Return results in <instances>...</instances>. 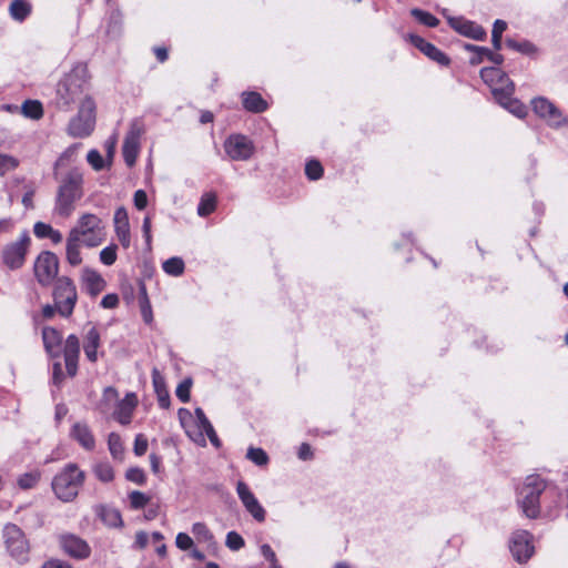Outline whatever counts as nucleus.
Segmentation results:
<instances>
[{
    "instance_id": "nucleus-1",
    "label": "nucleus",
    "mask_w": 568,
    "mask_h": 568,
    "mask_svg": "<svg viewBox=\"0 0 568 568\" xmlns=\"http://www.w3.org/2000/svg\"><path fill=\"white\" fill-rule=\"evenodd\" d=\"M108 231L104 221L93 213L81 214L65 240V260L71 266L82 263L81 247L94 248L106 240Z\"/></svg>"
},
{
    "instance_id": "nucleus-2",
    "label": "nucleus",
    "mask_w": 568,
    "mask_h": 568,
    "mask_svg": "<svg viewBox=\"0 0 568 568\" xmlns=\"http://www.w3.org/2000/svg\"><path fill=\"white\" fill-rule=\"evenodd\" d=\"M89 95L88 68L83 63L75 64L57 84L55 103L59 109L70 110L73 104Z\"/></svg>"
},
{
    "instance_id": "nucleus-3",
    "label": "nucleus",
    "mask_w": 568,
    "mask_h": 568,
    "mask_svg": "<svg viewBox=\"0 0 568 568\" xmlns=\"http://www.w3.org/2000/svg\"><path fill=\"white\" fill-rule=\"evenodd\" d=\"M83 176L78 170L70 171L62 181L55 200L54 211L62 217H69L74 209L75 202L82 197Z\"/></svg>"
},
{
    "instance_id": "nucleus-4",
    "label": "nucleus",
    "mask_w": 568,
    "mask_h": 568,
    "mask_svg": "<svg viewBox=\"0 0 568 568\" xmlns=\"http://www.w3.org/2000/svg\"><path fill=\"white\" fill-rule=\"evenodd\" d=\"M85 475L77 464L65 465L52 480V489L55 496L64 501L73 500L84 483Z\"/></svg>"
},
{
    "instance_id": "nucleus-5",
    "label": "nucleus",
    "mask_w": 568,
    "mask_h": 568,
    "mask_svg": "<svg viewBox=\"0 0 568 568\" xmlns=\"http://www.w3.org/2000/svg\"><path fill=\"white\" fill-rule=\"evenodd\" d=\"M546 489V483L538 475H529L517 491V504L524 515L536 518L540 513V495Z\"/></svg>"
},
{
    "instance_id": "nucleus-6",
    "label": "nucleus",
    "mask_w": 568,
    "mask_h": 568,
    "mask_svg": "<svg viewBox=\"0 0 568 568\" xmlns=\"http://www.w3.org/2000/svg\"><path fill=\"white\" fill-rule=\"evenodd\" d=\"M94 125L95 102L90 95H85L81 100L78 114L70 120L68 133L74 138H85L92 133Z\"/></svg>"
},
{
    "instance_id": "nucleus-7",
    "label": "nucleus",
    "mask_w": 568,
    "mask_h": 568,
    "mask_svg": "<svg viewBox=\"0 0 568 568\" xmlns=\"http://www.w3.org/2000/svg\"><path fill=\"white\" fill-rule=\"evenodd\" d=\"M480 78L489 85L498 103L506 104L505 99L513 95L515 90V85L509 77L500 69L490 67L480 70Z\"/></svg>"
},
{
    "instance_id": "nucleus-8",
    "label": "nucleus",
    "mask_w": 568,
    "mask_h": 568,
    "mask_svg": "<svg viewBox=\"0 0 568 568\" xmlns=\"http://www.w3.org/2000/svg\"><path fill=\"white\" fill-rule=\"evenodd\" d=\"M102 400L104 403H116L113 418L121 425H129L131 423L133 413L139 403L135 393H128L123 399H119L118 390L111 386L104 389Z\"/></svg>"
},
{
    "instance_id": "nucleus-9",
    "label": "nucleus",
    "mask_w": 568,
    "mask_h": 568,
    "mask_svg": "<svg viewBox=\"0 0 568 568\" xmlns=\"http://www.w3.org/2000/svg\"><path fill=\"white\" fill-rule=\"evenodd\" d=\"M54 306L61 316L69 317L78 301L74 283L67 276L58 277L53 290Z\"/></svg>"
},
{
    "instance_id": "nucleus-10",
    "label": "nucleus",
    "mask_w": 568,
    "mask_h": 568,
    "mask_svg": "<svg viewBox=\"0 0 568 568\" xmlns=\"http://www.w3.org/2000/svg\"><path fill=\"white\" fill-rule=\"evenodd\" d=\"M3 538L11 557L19 562H26L29 555V544L23 531L14 524H8L3 529Z\"/></svg>"
},
{
    "instance_id": "nucleus-11",
    "label": "nucleus",
    "mask_w": 568,
    "mask_h": 568,
    "mask_svg": "<svg viewBox=\"0 0 568 568\" xmlns=\"http://www.w3.org/2000/svg\"><path fill=\"white\" fill-rule=\"evenodd\" d=\"M30 243V235L24 231L17 241L7 244L2 250L3 264L11 270L20 268L24 264Z\"/></svg>"
},
{
    "instance_id": "nucleus-12",
    "label": "nucleus",
    "mask_w": 568,
    "mask_h": 568,
    "mask_svg": "<svg viewBox=\"0 0 568 568\" xmlns=\"http://www.w3.org/2000/svg\"><path fill=\"white\" fill-rule=\"evenodd\" d=\"M58 272V256L50 251L41 252L34 262V275L38 282L42 286H48L57 278Z\"/></svg>"
},
{
    "instance_id": "nucleus-13",
    "label": "nucleus",
    "mask_w": 568,
    "mask_h": 568,
    "mask_svg": "<svg viewBox=\"0 0 568 568\" xmlns=\"http://www.w3.org/2000/svg\"><path fill=\"white\" fill-rule=\"evenodd\" d=\"M144 133V124L140 119H134L130 123L129 131L124 138L122 154L124 162L128 166L135 164L136 158L140 152V140Z\"/></svg>"
},
{
    "instance_id": "nucleus-14",
    "label": "nucleus",
    "mask_w": 568,
    "mask_h": 568,
    "mask_svg": "<svg viewBox=\"0 0 568 568\" xmlns=\"http://www.w3.org/2000/svg\"><path fill=\"white\" fill-rule=\"evenodd\" d=\"M224 150L232 161H247L255 151L253 141L243 134H231L224 142Z\"/></svg>"
},
{
    "instance_id": "nucleus-15",
    "label": "nucleus",
    "mask_w": 568,
    "mask_h": 568,
    "mask_svg": "<svg viewBox=\"0 0 568 568\" xmlns=\"http://www.w3.org/2000/svg\"><path fill=\"white\" fill-rule=\"evenodd\" d=\"M534 112L546 120L552 128H560L567 124V119L562 115L560 110L551 103L548 99L538 97L531 101Z\"/></svg>"
},
{
    "instance_id": "nucleus-16",
    "label": "nucleus",
    "mask_w": 568,
    "mask_h": 568,
    "mask_svg": "<svg viewBox=\"0 0 568 568\" xmlns=\"http://www.w3.org/2000/svg\"><path fill=\"white\" fill-rule=\"evenodd\" d=\"M532 536L526 530H519L513 534L510 539V551L518 562L527 561L534 554L531 545Z\"/></svg>"
},
{
    "instance_id": "nucleus-17",
    "label": "nucleus",
    "mask_w": 568,
    "mask_h": 568,
    "mask_svg": "<svg viewBox=\"0 0 568 568\" xmlns=\"http://www.w3.org/2000/svg\"><path fill=\"white\" fill-rule=\"evenodd\" d=\"M80 354V342L78 336L71 334L67 337L63 356L65 362V368L69 376L73 377L78 371V359Z\"/></svg>"
},
{
    "instance_id": "nucleus-18",
    "label": "nucleus",
    "mask_w": 568,
    "mask_h": 568,
    "mask_svg": "<svg viewBox=\"0 0 568 568\" xmlns=\"http://www.w3.org/2000/svg\"><path fill=\"white\" fill-rule=\"evenodd\" d=\"M408 38L410 43L414 47H416L420 52H423L426 57H428L430 60L442 65H447L449 63V58L444 52H442L430 42H427L422 37L416 34H408Z\"/></svg>"
},
{
    "instance_id": "nucleus-19",
    "label": "nucleus",
    "mask_w": 568,
    "mask_h": 568,
    "mask_svg": "<svg viewBox=\"0 0 568 568\" xmlns=\"http://www.w3.org/2000/svg\"><path fill=\"white\" fill-rule=\"evenodd\" d=\"M114 232L121 245L128 248L131 244L130 223L126 210L121 206L113 216Z\"/></svg>"
},
{
    "instance_id": "nucleus-20",
    "label": "nucleus",
    "mask_w": 568,
    "mask_h": 568,
    "mask_svg": "<svg viewBox=\"0 0 568 568\" xmlns=\"http://www.w3.org/2000/svg\"><path fill=\"white\" fill-rule=\"evenodd\" d=\"M62 549L71 557L84 559L90 555L89 545L74 535H65L60 540Z\"/></svg>"
},
{
    "instance_id": "nucleus-21",
    "label": "nucleus",
    "mask_w": 568,
    "mask_h": 568,
    "mask_svg": "<svg viewBox=\"0 0 568 568\" xmlns=\"http://www.w3.org/2000/svg\"><path fill=\"white\" fill-rule=\"evenodd\" d=\"M70 437L85 450L91 452L95 447L94 435L89 425L85 423H74L70 429Z\"/></svg>"
},
{
    "instance_id": "nucleus-22",
    "label": "nucleus",
    "mask_w": 568,
    "mask_h": 568,
    "mask_svg": "<svg viewBox=\"0 0 568 568\" xmlns=\"http://www.w3.org/2000/svg\"><path fill=\"white\" fill-rule=\"evenodd\" d=\"M101 346V336L94 325H89L83 336V351L85 357L91 363H95L99 358L98 349Z\"/></svg>"
},
{
    "instance_id": "nucleus-23",
    "label": "nucleus",
    "mask_w": 568,
    "mask_h": 568,
    "mask_svg": "<svg viewBox=\"0 0 568 568\" xmlns=\"http://www.w3.org/2000/svg\"><path fill=\"white\" fill-rule=\"evenodd\" d=\"M81 278L85 290L92 296L100 294L106 284L102 275L98 271L90 267H84L82 270Z\"/></svg>"
},
{
    "instance_id": "nucleus-24",
    "label": "nucleus",
    "mask_w": 568,
    "mask_h": 568,
    "mask_svg": "<svg viewBox=\"0 0 568 568\" xmlns=\"http://www.w3.org/2000/svg\"><path fill=\"white\" fill-rule=\"evenodd\" d=\"M449 21L452 27L465 37L474 40H484L486 38L484 28L473 21L463 19H450Z\"/></svg>"
},
{
    "instance_id": "nucleus-25",
    "label": "nucleus",
    "mask_w": 568,
    "mask_h": 568,
    "mask_svg": "<svg viewBox=\"0 0 568 568\" xmlns=\"http://www.w3.org/2000/svg\"><path fill=\"white\" fill-rule=\"evenodd\" d=\"M42 339L45 351L51 357L60 356L62 335L53 327H44L42 329Z\"/></svg>"
},
{
    "instance_id": "nucleus-26",
    "label": "nucleus",
    "mask_w": 568,
    "mask_h": 568,
    "mask_svg": "<svg viewBox=\"0 0 568 568\" xmlns=\"http://www.w3.org/2000/svg\"><path fill=\"white\" fill-rule=\"evenodd\" d=\"M242 98L243 105L247 111L261 113L267 109L266 101L257 92H244Z\"/></svg>"
},
{
    "instance_id": "nucleus-27",
    "label": "nucleus",
    "mask_w": 568,
    "mask_h": 568,
    "mask_svg": "<svg viewBox=\"0 0 568 568\" xmlns=\"http://www.w3.org/2000/svg\"><path fill=\"white\" fill-rule=\"evenodd\" d=\"M9 12L12 19L22 22L31 13V4L26 0H13L9 6Z\"/></svg>"
},
{
    "instance_id": "nucleus-28",
    "label": "nucleus",
    "mask_w": 568,
    "mask_h": 568,
    "mask_svg": "<svg viewBox=\"0 0 568 568\" xmlns=\"http://www.w3.org/2000/svg\"><path fill=\"white\" fill-rule=\"evenodd\" d=\"M217 199L215 193L207 192L204 193L200 200L197 205V214L202 217H205L213 213L216 209Z\"/></svg>"
},
{
    "instance_id": "nucleus-29",
    "label": "nucleus",
    "mask_w": 568,
    "mask_h": 568,
    "mask_svg": "<svg viewBox=\"0 0 568 568\" xmlns=\"http://www.w3.org/2000/svg\"><path fill=\"white\" fill-rule=\"evenodd\" d=\"M163 271L172 276H180L184 272V262L181 257H171L163 265Z\"/></svg>"
},
{
    "instance_id": "nucleus-30",
    "label": "nucleus",
    "mask_w": 568,
    "mask_h": 568,
    "mask_svg": "<svg viewBox=\"0 0 568 568\" xmlns=\"http://www.w3.org/2000/svg\"><path fill=\"white\" fill-rule=\"evenodd\" d=\"M236 491L240 500L244 505L245 509L257 501L250 487L244 481H239L236 485Z\"/></svg>"
},
{
    "instance_id": "nucleus-31",
    "label": "nucleus",
    "mask_w": 568,
    "mask_h": 568,
    "mask_svg": "<svg viewBox=\"0 0 568 568\" xmlns=\"http://www.w3.org/2000/svg\"><path fill=\"white\" fill-rule=\"evenodd\" d=\"M22 113L30 119H40L43 114L42 105L39 101L28 100L22 104Z\"/></svg>"
},
{
    "instance_id": "nucleus-32",
    "label": "nucleus",
    "mask_w": 568,
    "mask_h": 568,
    "mask_svg": "<svg viewBox=\"0 0 568 568\" xmlns=\"http://www.w3.org/2000/svg\"><path fill=\"white\" fill-rule=\"evenodd\" d=\"M101 519L110 527H119L122 525L121 514L114 508H102Z\"/></svg>"
},
{
    "instance_id": "nucleus-33",
    "label": "nucleus",
    "mask_w": 568,
    "mask_h": 568,
    "mask_svg": "<svg viewBox=\"0 0 568 568\" xmlns=\"http://www.w3.org/2000/svg\"><path fill=\"white\" fill-rule=\"evenodd\" d=\"M108 446L111 455L114 458H121L124 452L121 436L116 433H111L108 438Z\"/></svg>"
},
{
    "instance_id": "nucleus-34",
    "label": "nucleus",
    "mask_w": 568,
    "mask_h": 568,
    "mask_svg": "<svg viewBox=\"0 0 568 568\" xmlns=\"http://www.w3.org/2000/svg\"><path fill=\"white\" fill-rule=\"evenodd\" d=\"M507 29V23L504 20H496L494 22L493 31H491V43L495 50L501 49V36L503 32Z\"/></svg>"
},
{
    "instance_id": "nucleus-35",
    "label": "nucleus",
    "mask_w": 568,
    "mask_h": 568,
    "mask_svg": "<svg viewBox=\"0 0 568 568\" xmlns=\"http://www.w3.org/2000/svg\"><path fill=\"white\" fill-rule=\"evenodd\" d=\"M465 49L468 50V51H471V52L485 53L486 59L490 60L493 63H495L497 65L501 64L503 61H504V58H503L501 54L494 53L488 48H485V47H478V45H474V44H466Z\"/></svg>"
},
{
    "instance_id": "nucleus-36",
    "label": "nucleus",
    "mask_w": 568,
    "mask_h": 568,
    "mask_svg": "<svg viewBox=\"0 0 568 568\" xmlns=\"http://www.w3.org/2000/svg\"><path fill=\"white\" fill-rule=\"evenodd\" d=\"M412 16L415 17L418 22L430 28H435L439 23V20L435 16L420 9H413Z\"/></svg>"
},
{
    "instance_id": "nucleus-37",
    "label": "nucleus",
    "mask_w": 568,
    "mask_h": 568,
    "mask_svg": "<svg viewBox=\"0 0 568 568\" xmlns=\"http://www.w3.org/2000/svg\"><path fill=\"white\" fill-rule=\"evenodd\" d=\"M95 476L103 483H109L114 478V470L108 463H100L94 467Z\"/></svg>"
},
{
    "instance_id": "nucleus-38",
    "label": "nucleus",
    "mask_w": 568,
    "mask_h": 568,
    "mask_svg": "<svg viewBox=\"0 0 568 568\" xmlns=\"http://www.w3.org/2000/svg\"><path fill=\"white\" fill-rule=\"evenodd\" d=\"M246 457L257 466H265L268 463V456L262 448L250 447Z\"/></svg>"
},
{
    "instance_id": "nucleus-39",
    "label": "nucleus",
    "mask_w": 568,
    "mask_h": 568,
    "mask_svg": "<svg viewBox=\"0 0 568 568\" xmlns=\"http://www.w3.org/2000/svg\"><path fill=\"white\" fill-rule=\"evenodd\" d=\"M118 246L115 244H110L109 246L104 247L100 252V262L106 266H111L115 263L118 254Z\"/></svg>"
},
{
    "instance_id": "nucleus-40",
    "label": "nucleus",
    "mask_w": 568,
    "mask_h": 568,
    "mask_svg": "<svg viewBox=\"0 0 568 568\" xmlns=\"http://www.w3.org/2000/svg\"><path fill=\"white\" fill-rule=\"evenodd\" d=\"M506 104H501L504 108L509 110L513 114H515L518 118H525L527 114L526 106L520 103L519 101L511 98V95L508 99H505Z\"/></svg>"
},
{
    "instance_id": "nucleus-41",
    "label": "nucleus",
    "mask_w": 568,
    "mask_h": 568,
    "mask_svg": "<svg viewBox=\"0 0 568 568\" xmlns=\"http://www.w3.org/2000/svg\"><path fill=\"white\" fill-rule=\"evenodd\" d=\"M305 174L312 180L316 181L323 175V166L317 160H310L305 165Z\"/></svg>"
},
{
    "instance_id": "nucleus-42",
    "label": "nucleus",
    "mask_w": 568,
    "mask_h": 568,
    "mask_svg": "<svg viewBox=\"0 0 568 568\" xmlns=\"http://www.w3.org/2000/svg\"><path fill=\"white\" fill-rule=\"evenodd\" d=\"M129 500L133 509H142L150 501V497L142 491L134 490L130 493Z\"/></svg>"
},
{
    "instance_id": "nucleus-43",
    "label": "nucleus",
    "mask_w": 568,
    "mask_h": 568,
    "mask_svg": "<svg viewBox=\"0 0 568 568\" xmlns=\"http://www.w3.org/2000/svg\"><path fill=\"white\" fill-rule=\"evenodd\" d=\"M40 474L38 471L27 473L19 478L18 484L22 489H30L38 484Z\"/></svg>"
},
{
    "instance_id": "nucleus-44",
    "label": "nucleus",
    "mask_w": 568,
    "mask_h": 568,
    "mask_svg": "<svg viewBox=\"0 0 568 568\" xmlns=\"http://www.w3.org/2000/svg\"><path fill=\"white\" fill-rule=\"evenodd\" d=\"M244 539L240 534H237L236 531L227 532L225 540V545L227 548H230L233 551H237L244 547Z\"/></svg>"
},
{
    "instance_id": "nucleus-45",
    "label": "nucleus",
    "mask_w": 568,
    "mask_h": 568,
    "mask_svg": "<svg viewBox=\"0 0 568 568\" xmlns=\"http://www.w3.org/2000/svg\"><path fill=\"white\" fill-rule=\"evenodd\" d=\"M192 532L200 541H210L213 538L211 531L203 523H195L192 526Z\"/></svg>"
},
{
    "instance_id": "nucleus-46",
    "label": "nucleus",
    "mask_w": 568,
    "mask_h": 568,
    "mask_svg": "<svg viewBox=\"0 0 568 568\" xmlns=\"http://www.w3.org/2000/svg\"><path fill=\"white\" fill-rule=\"evenodd\" d=\"M87 161L95 171H100L104 168V160L98 150H90L87 155Z\"/></svg>"
},
{
    "instance_id": "nucleus-47",
    "label": "nucleus",
    "mask_w": 568,
    "mask_h": 568,
    "mask_svg": "<svg viewBox=\"0 0 568 568\" xmlns=\"http://www.w3.org/2000/svg\"><path fill=\"white\" fill-rule=\"evenodd\" d=\"M192 382L191 379H184L182 383L179 384L176 387L175 394L176 397L182 403H187L190 400V390H191Z\"/></svg>"
},
{
    "instance_id": "nucleus-48",
    "label": "nucleus",
    "mask_w": 568,
    "mask_h": 568,
    "mask_svg": "<svg viewBox=\"0 0 568 568\" xmlns=\"http://www.w3.org/2000/svg\"><path fill=\"white\" fill-rule=\"evenodd\" d=\"M19 162L10 155L0 154V174H4L18 166Z\"/></svg>"
},
{
    "instance_id": "nucleus-49",
    "label": "nucleus",
    "mask_w": 568,
    "mask_h": 568,
    "mask_svg": "<svg viewBox=\"0 0 568 568\" xmlns=\"http://www.w3.org/2000/svg\"><path fill=\"white\" fill-rule=\"evenodd\" d=\"M125 477L128 480L142 485L145 483V474L141 468L133 467L126 470Z\"/></svg>"
},
{
    "instance_id": "nucleus-50",
    "label": "nucleus",
    "mask_w": 568,
    "mask_h": 568,
    "mask_svg": "<svg viewBox=\"0 0 568 568\" xmlns=\"http://www.w3.org/2000/svg\"><path fill=\"white\" fill-rule=\"evenodd\" d=\"M53 227L43 222H37L33 225V233L38 239H48L51 235Z\"/></svg>"
},
{
    "instance_id": "nucleus-51",
    "label": "nucleus",
    "mask_w": 568,
    "mask_h": 568,
    "mask_svg": "<svg viewBox=\"0 0 568 568\" xmlns=\"http://www.w3.org/2000/svg\"><path fill=\"white\" fill-rule=\"evenodd\" d=\"M133 450L136 456H143L146 453L148 439L144 435H142V434L136 435L135 440H134Z\"/></svg>"
},
{
    "instance_id": "nucleus-52",
    "label": "nucleus",
    "mask_w": 568,
    "mask_h": 568,
    "mask_svg": "<svg viewBox=\"0 0 568 568\" xmlns=\"http://www.w3.org/2000/svg\"><path fill=\"white\" fill-rule=\"evenodd\" d=\"M246 510L258 523H262L265 520V509L262 507V505L258 503V500L256 503H254L252 506L247 507Z\"/></svg>"
},
{
    "instance_id": "nucleus-53",
    "label": "nucleus",
    "mask_w": 568,
    "mask_h": 568,
    "mask_svg": "<svg viewBox=\"0 0 568 568\" xmlns=\"http://www.w3.org/2000/svg\"><path fill=\"white\" fill-rule=\"evenodd\" d=\"M506 44L516 50V51H519V52H523V53H530L534 51V47L531 43L529 42H523V43H518L516 42L515 40H511V39H507L506 40Z\"/></svg>"
},
{
    "instance_id": "nucleus-54",
    "label": "nucleus",
    "mask_w": 568,
    "mask_h": 568,
    "mask_svg": "<svg viewBox=\"0 0 568 568\" xmlns=\"http://www.w3.org/2000/svg\"><path fill=\"white\" fill-rule=\"evenodd\" d=\"M176 547L181 550H187L193 546L192 538L185 532H179L175 539Z\"/></svg>"
},
{
    "instance_id": "nucleus-55",
    "label": "nucleus",
    "mask_w": 568,
    "mask_h": 568,
    "mask_svg": "<svg viewBox=\"0 0 568 568\" xmlns=\"http://www.w3.org/2000/svg\"><path fill=\"white\" fill-rule=\"evenodd\" d=\"M133 202H134V206L138 210H144L148 205V195H146L145 191H143V190L135 191L134 196H133Z\"/></svg>"
},
{
    "instance_id": "nucleus-56",
    "label": "nucleus",
    "mask_w": 568,
    "mask_h": 568,
    "mask_svg": "<svg viewBox=\"0 0 568 568\" xmlns=\"http://www.w3.org/2000/svg\"><path fill=\"white\" fill-rule=\"evenodd\" d=\"M194 414H195V417H196L197 426H199V428L202 432L205 430L207 427H210L212 425L211 422L205 416V414H204L202 408H196L194 410Z\"/></svg>"
},
{
    "instance_id": "nucleus-57",
    "label": "nucleus",
    "mask_w": 568,
    "mask_h": 568,
    "mask_svg": "<svg viewBox=\"0 0 568 568\" xmlns=\"http://www.w3.org/2000/svg\"><path fill=\"white\" fill-rule=\"evenodd\" d=\"M261 552H262L263 557L270 561L271 566L278 565L276 555L270 545H267V544L262 545Z\"/></svg>"
},
{
    "instance_id": "nucleus-58",
    "label": "nucleus",
    "mask_w": 568,
    "mask_h": 568,
    "mask_svg": "<svg viewBox=\"0 0 568 568\" xmlns=\"http://www.w3.org/2000/svg\"><path fill=\"white\" fill-rule=\"evenodd\" d=\"M52 381L54 385L60 386L63 381V371L60 362L53 363L52 366Z\"/></svg>"
},
{
    "instance_id": "nucleus-59",
    "label": "nucleus",
    "mask_w": 568,
    "mask_h": 568,
    "mask_svg": "<svg viewBox=\"0 0 568 568\" xmlns=\"http://www.w3.org/2000/svg\"><path fill=\"white\" fill-rule=\"evenodd\" d=\"M141 315L146 324H151L153 321L151 305L148 300L141 302Z\"/></svg>"
},
{
    "instance_id": "nucleus-60",
    "label": "nucleus",
    "mask_w": 568,
    "mask_h": 568,
    "mask_svg": "<svg viewBox=\"0 0 568 568\" xmlns=\"http://www.w3.org/2000/svg\"><path fill=\"white\" fill-rule=\"evenodd\" d=\"M118 304L119 296L116 294H106L101 301V306L104 308H114Z\"/></svg>"
},
{
    "instance_id": "nucleus-61",
    "label": "nucleus",
    "mask_w": 568,
    "mask_h": 568,
    "mask_svg": "<svg viewBox=\"0 0 568 568\" xmlns=\"http://www.w3.org/2000/svg\"><path fill=\"white\" fill-rule=\"evenodd\" d=\"M152 382L156 394L159 393V390H166L164 378L160 375V373L156 369L153 371Z\"/></svg>"
},
{
    "instance_id": "nucleus-62",
    "label": "nucleus",
    "mask_w": 568,
    "mask_h": 568,
    "mask_svg": "<svg viewBox=\"0 0 568 568\" xmlns=\"http://www.w3.org/2000/svg\"><path fill=\"white\" fill-rule=\"evenodd\" d=\"M42 568H72L70 564L60 559H51L43 564Z\"/></svg>"
},
{
    "instance_id": "nucleus-63",
    "label": "nucleus",
    "mask_w": 568,
    "mask_h": 568,
    "mask_svg": "<svg viewBox=\"0 0 568 568\" xmlns=\"http://www.w3.org/2000/svg\"><path fill=\"white\" fill-rule=\"evenodd\" d=\"M313 456L312 448L308 444H302L298 450V457L303 460L311 459Z\"/></svg>"
},
{
    "instance_id": "nucleus-64",
    "label": "nucleus",
    "mask_w": 568,
    "mask_h": 568,
    "mask_svg": "<svg viewBox=\"0 0 568 568\" xmlns=\"http://www.w3.org/2000/svg\"><path fill=\"white\" fill-rule=\"evenodd\" d=\"M203 433L206 434V436L209 437V439L213 446L220 447V445H221L220 439H219L212 425L210 427H207L205 430H203Z\"/></svg>"
}]
</instances>
